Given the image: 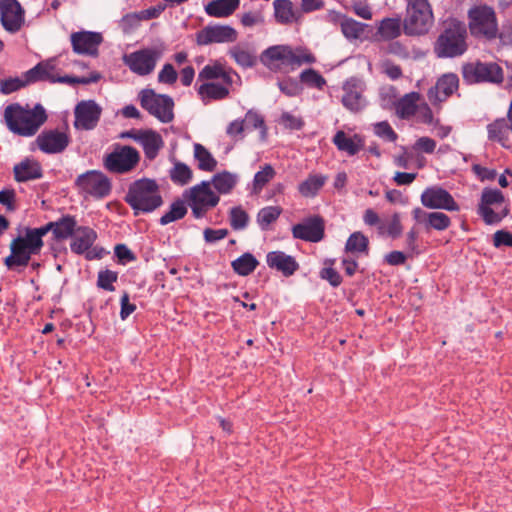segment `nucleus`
Here are the masks:
<instances>
[{
  "mask_svg": "<svg viewBox=\"0 0 512 512\" xmlns=\"http://www.w3.org/2000/svg\"><path fill=\"white\" fill-rule=\"evenodd\" d=\"M420 94L418 92H410L405 94L394 103L396 115L401 119H409L417 112Z\"/></svg>",
  "mask_w": 512,
  "mask_h": 512,
  "instance_id": "obj_32",
  "label": "nucleus"
},
{
  "mask_svg": "<svg viewBox=\"0 0 512 512\" xmlns=\"http://www.w3.org/2000/svg\"><path fill=\"white\" fill-rule=\"evenodd\" d=\"M373 131L379 138L394 143L398 139V134L387 121L377 122L373 125Z\"/></svg>",
  "mask_w": 512,
  "mask_h": 512,
  "instance_id": "obj_53",
  "label": "nucleus"
},
{
  "mask_svg": "<svg viewBox=\"0 0 512 512\" xmlns=\"http://www.w3.org/2000/svg\"><path fill=\"white\" fill-rule=\"evenodd\" d=\"M505 201L504 194L496 188H484L481 193L480 203L478 204L477 213L485 224L494 225L496 212L492 209L493 205L502 204Z\"/></svg>",
  "mask_w": 512,
  "mask_h": 512,
  "instance_id": "obj_22",
  "label": "nucleus"
},
{
  "mask_svg": "<svg viewBox=\"0 0 512 512\" xmlns=\"http://www.w3.org/2000/svg\"><path fill=\"white\" fill-rule=\"evenodd\" d=\"M70 40L75 54L97 56L103 37L98 32L78 31L71 34Z\"/></svg>",
  "mask_w": 512,
  "mask_h": 512,
  "instance_id": "obj_21",
  "label": "nucleus"
},
{
  "mask_svg": "<svg viewBox=\"0 0 512 512\" xmlns=\"http://www.w3.org/2000/svg\"><path fill=\"white\" fill-rule=\"evenodd\" d=\"M178 74L172 64L166 63L158 74L160 83L172 85L177 81Z\"/></svg>",
  "mask_w": 512,
  "mask_h": 512,
  "instance_id": "obj_58",
  "label": "nucleus"
},
{
  "mask_svg": "<svg viewBox=\"0 0 512 512\" xmlns=\"http://www.w3.org/2000/svg\"><path fill=\"white\" fill-rule=\"evenodd\" d=\"M26 85H28V83L26 82V79L24 76H23V78H19V77L8 78V79H4L0 82V91H1V93L8 95V94H11V93L25 87Z\"/></svg>",
  "mask_w": 512,
  "mask_h": 512,
  "instance_id": "obj_56",
  "label": "nucleus"
},
{
  "mask_svg": "<svg viewBox=\"0 0 512 512\" xmlns=\"http://www.w3.org/2000/svg\"><path fill=\"white\" fill-rule=\"evenodd\" d=\"M282 213L280 206H266L259 210L257 214V223L262 230H267Z\"/></svg>",
  "mask_w": 512,
  "mask_h": 512,
  "instance_id": "obj_47",
  "label": "nucleus"
},
{
  "mask_svg": "<svg viewBox=\"0 0 512 512\" xmlns=\"http://www.w3.org/2000/svg\"><path fill=\"white\" fill-rule=\"evenodd\" d=\"M102 108L94 100L80 101L74 110V127L78 130L94 129L101 117Z\"/></svg>",
  "mask_w": 512,
  "mask_h": 512,
  "instance_id": "obj_18",
  "label": "nucleus"
},
{
  "mask_svg": "<svg viewBox=\"0 0 512 512\" xmlns=\"http://www.w3.org/2000/svg\"><path fill=\"white\" fill-rule=\"evenodd\" d=\"M367 27V24L358 22L351 17H347V19H344V22L341 23L340 29L344 37L348 41L352 42L361 39Z\"/></svg>",
  "mask_w": 512,
  "mask_h": 512,
  "instance_id": "obj_44",
  "label": "nucleus"
},
{
  "mask_svg": "<svg viewBox=\"0 0 512 512\" xmlns=\"http://www.w3.org/2000/svg\"><path fill=\"white\" fill-rule=\"evenodd\" d=\"M383 72L391 79L398 80L402 77V69L391 60H384L381 64Z\"/></svg>",
  "mask_w": 512,
  "mask_h": 512,
  "instance_id": "obj_61",
  "label": "nucleus"
},
{
  "mask_svg": "<svg viewBox=\"0 0 512 512\" xmlns=\"http://www.w3.org/2000/svg\"><path fill=\"white\" fill-rule=\"evenodd\" d=\"M42 246L25 230L24 236L14 238L10 243V255L4 259L8 270L20 271L28 266L31 257L38 255Z\"/></svg>",
  "mask_w": 512,
  "mask_h": 512,
  "instance_id": "obj_8",
  "label": "nucleus"
},
{
  "mask_svg": "<svg viewBox=\"0 0 512 512\" xmlns=\"http://www.w3.org/2000/svg\"><path fill=\"white\" fill-rule=\"evenodd\" d=\"M71 142L70 135L59 129H45L35 139L38 149L45 154H60Z\"/></svg>",
  "mask_w": 512,
  "mask_h": 512,
  "instance_id": "obj_16",
  "label": "nucleus"
},
{
  "mask_svg": "<svg viewBox=\"0 0 512 512\" xmlns=\"http://www.w3.org/2000/svg\"><path fill=\"white\" fill-rule=\"evenodd\" d=\"M292 235L295 239L312 243L320 242L325 236V221L319 215L308 217L292 227Z\"/></svg>",
  "mask_w": 512,
  "mask_h": 512,
  "instance_id": "obj_19",
  "label": "nucleus"
},
{
  "mask_svg": "<svg viewBox=\"0 0 512 512\" xmlns=\"http://www.w3.org/2000/svg\"><path fill=\"white\" fill-rule=\"evenodd\" d=\"M469 48L467 25L455 17L444 19L433 43V53L440 59L458 58Z\"/></svg>",
  "mask_w": 512,
  "mask_h": 512,
  "instance_id": "obj_1",
  "label": "nucleus"
},
{
  "mask_svg": "<svg viewBox=\"0 0 512 512\" xmlns=\"http://www.w3.org/2000/svg\"><path fill=\"white\" fill-rule=\"evenodd\" d=\"M468 28L475 38L488 41L497 38L498 21L495 10L486 5H475L468 10Z\"/></svg>",
  "mask_w": 512,
  "mask_h": 512,
  "instance_id": "obj_7",
  "label": "nucleus"
},
{
  "mask_svg": "<svg viewBox=\"0 0 512 512\" xmlns=\"http://www.w3.org/2000/svg\"><path fill=\"white\" fill-rule=\"evenodd\" d=\"M229 221L233 230H242L248 225L249 215L242 207H233L229 213Z\"/></svg>",
  "mask_w": 512,
  "mask_h": 512,
  "instance_id": "obj_51",
  "label": "nucleus"
},
{
  "mask_svg": "<svg viewBox=\"0 0 512 512\" xmlns=\"http://www.w3.org/2000/svg\"><path fill=\"white\" fill-rule=\"evenodd\" d=\"M97 237V232L91 227L79 226L77 228V231L72 236L70 249L73 253L77 255H82L86 253L85 257L88 260L95 259L99 257V255L94 254L89 250L97 240Z\"/></svg>",
  "mask_w": 512,
  "mask_h": 512,
  "instance_id": "obj_23",
  "label": "nucleus"
},
{
  "mask_svg": "<svg viewBox=\"0 0 512 512\" xmlns=\"http://www.w3.org/2000/svg\"><path fill=\"white\" fill-rule=\"evenodd\" d=\"M319 276L334 288L340 286L343 281L342 276L334 267H323L319 272Z\"/></svg>",
  "mask_w": 512,
  "mask_h": 512,
  "instance_id": "obj_57",
  "label": "nucleus"
},
{
  "mask_svg": "<svg viewBox=\"0 0 512 512\" xmlns=\"http://www.w3.org/2000/svg\"><path fill=\"white\" fill-rule=\"evenodd\" d=\"M274 16L280 24H290L298 20L297 13L294 10L290 0H274Z\"/></svg>",
  "mask_w": 512,
  "mask_h": 512,
  "instance_id": "obj_36",
  "label": "nucleus"
},
{
  "mask_svg": "<svg viewBox=\"0 0 512 512\" xmlns=\"http://www.w3.org/2000/svg\"><path fill=\"white\" fill-rule=\"evenodd\" d=\"M433 22L434 15L428 0H407L403 19V32L407 36L425 35Z\"/></svg>",
  "mask_w": 512,
  "mask_h": 512,
  "instance_id": "obj_5",
  "label": "nucleus"
},
{
  "mask_svg": "<svg viewBox=\"0 0 512 512\" xmlns=\"http://www.w3.org/2000/svg\"><path fill=\"white\" fill-rule=\"evenodd\" d=\"M244 122L241 119H236L229 123L226 129V133L229 137L234 140H242L244 138L245 131Z\"/></svg>",
  "mask_w": 512,
  "mask_h": 512,
  "instance_id": "obj_60",
  "label": "nucleus"
},
{
  "mask_svg": "<svg viewBox=\"0 0 512 512\" xmlns=\"http://www.w3.org/2000/svg\"><path fill=\"white\" fill-rule=\"evenodd\" d=\"M363 83L361 80L352 77L345 81L343 84V106L351 112H359L365 107V100L363 98Z\"/></svg>",
  "mask_w": 512,
  "mask_h": 512,
  "instance_id": "obj_24",
  "label": "nucleus"
},
{
  "mask_svg": "<svg viewBox=\"0 0 512 512\" xmlns=\"http://www.w3.org/2000/svg\"><path fill=\"white\" fill-rule=\"evenodd\" d=\"M421 203L428 209H442L455 212L460 210V206L453 196L440 186L427 187L421 194Z\"/></svg>",
  "mask_w": 512,
  "mask_h": 512,
  "instance_id": "obj_17",
  "label": "nucleus"
},
{
  "mask_svg": "<svg viewBox=\"0 0 512 512\" xmlns=\"http://www.w3.org/2000/svg\"><path fill=\"white\" fill-rule=\"evenodd\" d=\"M118 273L109 269L100 270L97 277V287L105 291H115L114 283L117 282Z\"/></svg>",
  "mask_w": 512,
  "mask_h": 512,
  "instance_id": "obj_52",
  "label": "nucleus"
},
{
  "mask_svg": "<svg viewBox=\"0 0 512 512\" xmlns=\"http://www.w3.org/2000/svg\"><path fill=\"white\" fill-rule=\"evenodd\" d=\"M240 0H212L205 6L207 15L216 18L231 16L239 7Z\"/></svg>",
  "mask_w": 512,
  "mask_h": 512,
  "instance_id": "obj_34",
  "label": "nucleus"
},
{
  "mask_svg": "<svg viewBox=\"0 0 512 512\" xmlns=\"http://www.w3.org/2000/svg\"><path fill=\"white\" fill-rule=\"evenodd\" d=\"M16 193L13 189H4L0 191V203L6 207L8 211L16 210Z\"/></svg>",
  "mask_w": 512,
  "mask_h": 512,
  "instance_id": "obj_62",
  "label": "nucleus"
},
{
  "mask_svg": "<svg viewBox=\"0 0 512 512\" xmlns=\"http://www.w3.org/2000/svg\"><path fill=\"white\" fill-rule=\"evenodd\" d=\"M229 86L215 82H206L201 84L197 92L203 102L208 100H222L229 95Z\"/></svg>",
  "mask_w": 512,
  "mask_h": 512,
  "instance_id": "obj_35",
  "label": "nucleus"
},
{
  "mask_svg": "<svg viewBox=\"0 0 512 512\" xmlns=\"http://www.w3.org/2000/svg\"><path fill=\"white\" fill-rule=\"evenodd\" d=\"M4 119L8 129L23 137L34 136L46 122L47 114L41 104L32 109L19 103L9 104L4 110Z\"/></svg>",
  "mask_w": 512,
  "mask_h": 512,
  "instance_id": "obj_2",
  "label": "nucleus"
},
{
  "mask_svg": "<svg viewBox=\"0 0 512 512\" xmlns=\"http://www.w3.org/2000/svg\"><path fill=\"white\" fill-rule=\"evenodd\" d=\"M182 197L195 219L204 218L220 202V196L211 189L209 181H202L186 189Z\"/></svg>",
  "mask_w": 512,
  "mask_h": 512,
  "instance_id": "obj_6",
  "label": "nucleus"
},
{
  "mask_svg": "<svg viewBox=\"0 0 512 512\" xmlns=\"http://www.w3.org/2000/svg\"><path fill=\"white\" fill-rule=\"evenodd\" d=\"M53 222V237L55 240H66L77 231V221L75 216L66 214Z\"/></svg>",
  "mask_w": 512,
  "mask_h": 512,
  "instance_id": "obj_33",
  "label": "nucleus"
},
{
  "mask_svg": "<svg viewBox=\"0 0 512 512\" xmlns=\"http://www.w3.org/2000/svg\"><path fill=\"white\" fill-rule=\"evenodd\" d=\"M259 60L271 71H278L280 64L287 66H300L304 63L312 64L316 61L315 56L308 50L294 51L287 45H275L265 49Z\"/></svg>",
  "mask_w": 512,
  "mask_h": 512,
  "instance_id": "obj_4",
  "label": "nucleus"
},
{
  "mask_svg": "<svg viewBox=\"0 0 512 512\" xmlns=\"http://www.w3.org/2000/svg\"><path fill=\"white\" fill-rule=\"evenodd\" d=\"M451 226V219L443 212H430L426 223V230L444 231Z\"/></svg>",
  "mask_w": 512,
  "mask_h": 512,
  "instance_id": "obj_49",
  "label": "nucleus"
},
{
  "mask_svg": "<svg viewBox=\"0 0 512 512\" xmlns=\"http://www.w3.org/2000/svg\"><path fill=\"white\" fill-rule=\"evenodd\" d=\"M215 79H221L227 86H231L232 84V77L219 63L204 66L198 74L199 81H211Z\"/></svg>",
  "mask_w": 512,
  "mask_h": 512,
  "instance_id": "obj_38",
  "label": "nucleus"
},
{
  "mask_svg": "<svg viewBox=\"0 0 512 512\" xmlns=\"http://www.w3.org/2000/svg\"><path fill=\"white\" fill-rule=\"evenodd\" d=\"M266 262L269 268L275 269L285 277L292 276L298 269L296 259L283 251H271L266 255Z\"/></svg>",
  "mask_w": 512,
  "mask_h": 512,
  "instance_id": "obj_25",
  "label": "nucleus"
},
{
  "mask_svg": "<svg viewBox=\"0 0 512 512\" xmlns=\"http://www.w3.org/2000/svg\"><path fill=\"white\" fill-rule=\"evenodd\" d=\"M332 142L339 151L345 152L348 156L358 154L365 145L364 139L361 135L354 134L353 136H348L342 130L335 133Z\"/></svg>",
  "mask_w": 512,
  "mask_h": 512,
  "instance_id": "obj_28",
  "label": "nucleus"
},
{
  "mask_svg": "<svg viewBox=\"0 0 512 512\" xmlns=\"http://www.w3.org/2000/svg\"><path fill=\"white\" fill-rule=\"evenodd\" d=\"M171 181L180 186L187 185L193 178L191 168L183 162H176L169 171Z\"/></svg>",
  "mask_w": 512,
  "mask_h": 512,
  "instance_id": "obj_46",
  "label": "nucleus"
},
{
  "mask_svg": "<svg viewBox=\"0 0 512 512\" xmlns=\"http://www.w3.org/2000/svg\"><path fill=\"white\" fill-rule=\"evenodd\" d=\"M141 159L139 151L129 145L115 144L113 150L103 157V167L113 174L132 172Z\"/></svg>",
  "mask_w": 512,
  "mask_h": 512,
  "instance_id": "obj_9",
  "label": "nucleus"
},
{
  "mask_svg": "<svg viewBox=\"0 0 512 512\" xmlns=\"http://www.w3.org/2000/svg\"><path fill=\"white\" fill-rule=\"evenodd\" d=\"M300 82L310 88L322 90L326 86V79L315 69H305L300 74Z\"/></svg>",
  "mask_w": 512,
  "mask_h": 512,
  "instance_id": "obj_48",
  "label": "nucleus"
},
{
  "mask_svg": "<svg viewBox=\"0 0 512 512\" xmlns=\"http://www.w3.org/2000/svg\"><path fill=\"white\" fill-rule=\"evenodd\" d=\"M244 122L245 129L247 130H253V129H260L261 134L263 136L267 133V127L265 125L264 118L261 114L254 110H249L246 114L244 119H242Z\"/></svg>",
  "mask_w": 512,
  "mask_h": 512,
  "instance_id": "obj_50",
  "label": "nucleus"
},
{
  "mask_svg": "<svg viewBox=\"0 0 512 512\" xmlns=\"http://www.w3.org/2000/svg\"><path fill=\"white\" fill-rule=\"evenodd\" d=\"M139 144L143 148L145 157L150 161L154 160L158 156L159 151L164 146L161 135L151 129L144 130V134L142 135V138H140Z\"/></svg>",
  "mask_w": 512,
  "mask_h": 512,
  "instance_id": "obj_31",
  "label": "nucleus"
},
{
  "mask_svg": "<svg viewBox=\"0 0 512 512\" xmlns=\"http://www.w3.org/2000/svg\"><path fill=\"white\" fill-rule=\"evenodd\" d=\"M75 186L81 194L102 199L111 192V181L101 171L90 170L79 175L75 180Z\"/></svg>",
  "mask_w": 512,
  "mask_h": 512,
  "instance_id": "obj_12",
  "label": "nucleus"
},
{
  "mask_svg": "<svg viewBox=\"0 0 512 512\" xmlns=\"http://www.w3.org/2000/svg\"><path fill=\"white\" fill-rule=\"evenodd\" d=\"M403 21L400 17H386L379 21L376 35L383 41H392L401 36Z\"/></svg>",
  "mask_w": 512,
  "mask_h": 512,
  "instance_id": "obj_30",
  "label": "nucleus"
},
{
  "mask_svg": "<svg viewBox=\"0 0 512 512\" xmlns=\"http://www.w3.org/2000/svg\"><path fill=\"white\" fill-rule=\"evenodd\" d=\"M345 251L347 253L363 254L367 256L369 254V239L362 232H353L347 239L345 244Z\"/></svg>",
  "mask_w": 512,
  "mask_h": 512,
  "instance_id": "obj_39",
  "label": "nucleus"
},
{
  "mask_svg": "<svg viewBox=\"0 0 512 512\" xmlns=\"http://www.w3.org/2000/svg\"><path fill=\"white\" fill-rule=\"evenodd\" d=\"M511 122L507 118H497L486 127L487 138L490 142L500 144L502 147L507 148L509 142V134L512 133L510 128Z\"/></svg>",
  "mask_w": 512,
  "mask_h": 512,
  "instance_id": "obj_29",
  "label": "nucleus"
},
{
  "mask_svg": "<svg viewBox=\"0 0 512 512\" xmlns=\"http://www.w3.org/2000/svg\"><path fill=\"white\" fill-rule=\"evenodd\" d=\"M280 91L288 97H294L301 93L302 87L300 83L291 77L279 80L277 83Z\"/></svg>",
  "mask_w": 512,
  "mask_h": 512,
  "instance_id": "obj_54",
  "label": "nucleus"
},
{
  "mask_svg": "<svg viewBox=\"0 0 512 512\" xmlns=\"http://www.w3.org/2000/svg\"><path fill=\"white\" fill-rule=\"evenodd\" d=\"M258 265L259 262L256 257L249 252L242 254L231 263L234 272L240 276L250 275L255 271Z\"/></svg>",
  "mask_w": 512,
  "mask_h": 512,
  "instance_id": "obj_41",
  "label": "nucleus"
},
{
  "mask_svg": "<svg viewBox=\"0 0 512 512\" xmlns=\"http://www.w3.org/2000/svg\"><path fill=\"white\" fill-rule=\"evenodd\" d=\"M237 39V30L230 25H207L196 33V43L199 46L234 43Z\"/></svg>",
  "mask_w": 512,
  "mask_h": 512,
  "instance_id": "obj_14",
  "label": "nucleus"
},
{
  "mask_svg": "<svg viewBox=\"0 0 512 512\" xmlns=\"http://www.w3.org/2000/svg\"><path fill=\"white\" fill-rule=\"evenodd\" d=\"M187 214V204L183 199H177L170 205L169 211L161 216L159 223L167 225L171 222L183 219Z\"/></svg>",
  "mask_w": 512,
  "mask_h": 512,
  "instance_id": "obj_45",
  "label": "nucleus"
},
{
  "mask_svg": "<svg viewBox=\"0 0 512 512\" xmlns=\"http://www.w3.org/2000/svg\"><path fill=\"white\" fill-rule=\"evenodd\" d=\"M140 105L150 115L162 123H170L174 119V101L166 94H157L152 89H144L139 93Z\"/></svg>",
  "mask_w": 512,
  "mask_h": 512,
  "instance_id": "obj_11",
  "label": "nucleus"
},
{
  "mask_svg": "<svg viewBox=\"0 0 512 512\" xmlns=\"http://www.w3.org/2000/svg\"><path fill=\"white\" fill-rule=\"evenodd\" d=\"M13 173L14 179L21 183L42 178L43 169L39 161L25 158L14 166Z\"/></svg>",
  "mask_w": 512,
  "mask_h": 512,
  "instance_id": "obj_27",
  "label": "nucleus"
},
{
  "mask_svg": "<svg viewBox=\"0 0 512 512\" xmlns=\"http://www.w3.org/2000/svg\"><path fill=\"white\" fill-rule=\"evenodd\" d=\"M164 48H145L132 52L125 57V63L129 69L140 75L145 76L153 72L157 60L161 57Z\"/></svg>",
  "mask_w": 512,
  "mask_h": 512,
  "instance_id": "obj_13",
  "label": "nucleus"
},
{
  "mask_svg": "<svg viewBox=\"0 0 512 512\" xmlns=\"http://www.w3.org/2000/svg\"><path fill=\"white\" fill-rule=\"evenodd\" d=\"M459 88V78L455 73L441 75L434 86L427 91V98L437 109H441L442 103L447 101Z\"/></svg>",
  "mask_w": 512,
  "mask_h": 512,
  "instance_id": "obj_15",
  "label": "nucleus"
},
{
  "mask_svg": "<svg viewBox=\"0 0 512 512\" xmlns=\"http://www.w3.org/2000/svg\"><path fill=\"white\" fill-rule=\"evenodd\" d=\"M228 55L243 69H250L257 65L258 57L255 49L248 43H237L229 48Z\"/></svg>",
  "mask_w": 512,
  "mask_h": 512,
  "instance_id": "obj_26",
  "label": "nucleus"
},
{
  "mask_svg": "<svg viewBox=\"0 0 512 512\" xmlns=\"http://www.w3.org/2000/svg\"><path fill=\"white\" fill-rule=\"evenodd\" d=\"M194 158L198 162V169L201 171L213 172L217 167V160L202 144H194Z\"/></svg>",
  "mask_w": 512,
  "mask_h": 512,
  "instance_id": "obj_42",
  "label": "nucleus"
},
{
  "mask_svg": "<svg viewBox=\"0 0 512 512\" xmlns=\"http://www.w3.org/2000/svg\"><path fill=\"white\" fill-rule=\"evenodd\" d=\"M327 181L321 174H310L298 185V191L303 197H315Z\"/></svg>",
  "mask_w": 512,
  "mask_h": 512,
  "instance_id": "obj_37",
  "label": "nucleus"
},
{
  "mask_svg": "<svg viewBox=\"0 0 512 512\" xmlns=\"http://www.w3.org/2000/svg\"><path fill=\"white\" fill-rule=\"evenodd\" d=\"M462 77L466 84H500L504 80L503 69L495 62H467L462 65Z\"/></svg>",
  "mask_w": 512,
  "mask_h": 512,
  "instance_id": "obj_10",
  "label": "nucleus"
},
{
  "mask_svg": "<svg viewBox=\"0 0 512 512\" xmlns=\"http://www.w3.org/2000/svg\"><path fill=\"white\" fill-rule=\"evenodd\" d=\"M1 24L10 32L20 31L25 22V11L17 0H0Z\"/></svg>",
  "mask_w": 512,
  "mask_h": 512,
  "instance_id": "obj_20",
  "label": "nucleus"
},
{
  "mask_svg": "<svg viewBox=\"0 0 512 512\" xmlns=\"http://www.w3.org/2000/svg\"><path fill=\"white\" fill-rule=\"evenodd\" d=\"M44 63H38L33 68L24 73V77L28 84L38 81H44Z\"/></svg>",
  "mask_w": 512,
  "mask_h": 512,
  "instance_id": "obj_63",
  "label": "nucleus"
},
{
  "mask_svg": "<svg viewBox=\"0 0 512 512\" xmlns=\"http://www.w3.org/2000/svg\"><path fill=\"white\" fill-rule=\"evenodd\" d=\"M386 234L392 239H397L403 232L401 217L399 213H394L391 217L389 224L386 227Z\"/></svg>",
  "mask_w": 512,
  "mask_h": 512,
  "instance_id": "obj_59",
  "label": "nucleus"
},
{
  "mask_svg": "<svg viewBox=\"0 0 512 512\" xmlns=\"http://www.w3.org/2000/svg\"><path fill=\"white\" fill-rule=\"evenodd\" d=\"M237 176L228 171H223L213 175L210 185L213 184L217 194H228L237 184Z\"/></svg>",
  "mask_w": 512,
  "mask_h": 512,
  "instance_id": "obj_40",
  "label": "nucleus"
},
{
  "mask_svg": "<svg viewBox=\"0 0 512 512\" xmlns=\"http://www.w3.org/2000/svg\"><path fill=\"white\" fill-rule=\"evenodd\" d=\"M275 175L276 171L273 166L265 164L264 167L254 175L250 193L252 195H259Z\"/></svg>",
  "mask_w": 512,
  "mask_h": 512,
  "instance_id": "obj_43",
  "label": "nucleus"
},
{
  "mask_svg": "<svg viewBox=\"0 0 512 512\" xmlns=\"http://www.w3.org/2000/svg\"><path fill=\"white\" fill-rule=\"evenodd\" d=\"M419 232L415 227H412L406 234L405 248L408 256L413 258L421 253L418 245Z\"/></svg>",
  "mask_w": 512,
  "mask_h": 512,
  "instance_id": "obj_55",
  "label": "nucleus"
},
{
  "mask_svg": "<svg viewBox=\"0 0 512 512\" xmlns=\"http://www.w3.org/2000/svg\"><path fill=\"white\" fill-rule=\"evenodd\" d=\"M125 201L134 210L135 215L140 212H153L163 204L159 185L154 179L149 178H142L130 184Z\"/></svg>",
  "mask_w": 512,
  "mask_h": 512,
  "instance_id": "obj_3",
  "label": "nucleus"
},
{
  "mask_svg": "<svg viewBox=\"0 0 512 512\" xmlns=\"http://www.w3.org/2000/svg\"><path fill=\"white\" fill-rule=\"evenodd\" d=\"M493 245L496 248L512 247V233L506 230H498L493 235Z\"/></svg>",
  "mask_w": 512,
  "mask_h": 512,
  "instance_id": "obj_64",
  "label": "nucleus"
}]
</instances>
